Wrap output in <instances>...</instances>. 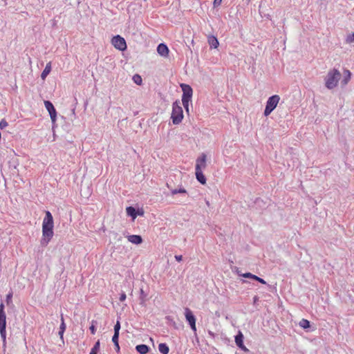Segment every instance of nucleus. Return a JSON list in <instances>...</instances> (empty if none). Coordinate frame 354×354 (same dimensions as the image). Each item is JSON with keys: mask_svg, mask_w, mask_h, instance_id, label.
Wrapping results in <instances>:
<instances>
[{"mask_svg": "<svg viewBox=\"0 0 354 354\" xmlns=\"http://www.w3.org/2000/svg\"><path fill=\"white\" fill-rule=\"evenodd\" d=\"M54 220L50 212L46 211V216H44L41 223V239L40 244L41 246L46 247L49 244L54 236Z\"/></svg>", "mask_w": 354, "mask_h": 354, "instance_id": "f257e3e1", "label": "nucleus"}, {"mask_svg": "<svg viewBox=\"0 0 354 354\" xmlns=\"http://www.w3.org/2000/svg\"><path fill=\"white\" fill-rule=\"evenodd\" d=\"M341 77V73L337 68L330 70L325 80V85L328 89H333L337 87Z\"/></svg>", "mask_w": 354, "mask_h": 354, "instance_id": "f03ea898", "label": "nucleus"}, {"mask_svg": "<svg viewBox=\"0 0 354 354\" xmlns=\"http://www.w3.org/2000/svg\"><path fill=\"white\" fill-rule=\"evenodd\" d=\"M183 110L180 106V102L176 100L172 104L171 120L174 124H178L183 121Z\"/></svg>", "mask_w": 354, "mask_h": 354, "instance_id": "7ed1b4c3", "label": "nucleus"}, {"mask_svg": "<svg viewBox=\"0 0 354 354\" xmlns=\"http://www.w3.org/2000/svg\"><path fill=\"white\" fill-rule=\"evenodd\" d=\"M280 97L278 95H273L270 96L266 103V109L264 111V115L268 117L272 112V111L276 108Z\"/></svg>", "mask_w": 354, "mask_h": 354, "instance_id": "20e7f679", "label": "nucleus"}, {"mask_svg": "<svg viewBox=\"0 0 354 354\" xmlns=\"http://www.w3.org/2000/svg\"><path fill=\"white\" fill-rule=\"evenodd\" d=\"M111 44L119 50L123 51L127 49V41L120 35L113 37L111 39Z\"/></svg>", "mask_w": 354, "mask_h": 354, "instance_id": "39448f33", "label": "nucleus"}, {"mask_svg": "<svg viewBox=\"0 0 354 354\" xmlns=\"http://www.w3.org/2000/svg\"><path fill=\"white\" fill-rule=\"evenodd\" d=\"M0 334L2 338L3 346L6 344V315L0 314Z\"/></svg>", "mask_w": 354, "mask_h": 354, "instance_id": "423d86ee", "label": "nucleus"}, {"mask_svg": "<svg viewBox=\"0 0 354 354\" xmlns=\"http://www.w3.org/2000/svg\"><path fill=\"white\" fill-rule=\"evenodd\" d=\"M185 315L186 320L189 324L192 330L196 331V319H195V317H194L192 311L189 308H185Z\"/></svg>", "mask_w": 354, "mask_h": 354, "instance_id": "0eeeda50", "label": "nucleus"}, {"mask_svg": "<svg viewBox=\"0 0 354 354\" xmlns=\"http://www.w3.org/2000/svg\"><path fill=\"white\" fill-rule=\"evenodd\" d=\"M44 106H46V109L48 111L51 120L53 122H55L57 120V111L50 101L46 100L44 102Z\"/></svg>", "mask_w": 354, "mask_h": 354, "instance_id": "6e6552de", "label": "nucleus"}, {"mask_svg": "<svg viewBox=\"0 0 354 354\" xmlns=\"http://www.w3.org/2000/svg\"><path fill=\"white\" fill-rule=\"evenodd\" d=\"M207 156L205 153H202L196 160L195 171H202L207 167Z\"/></svg>", "mask_w": 354, "mask_h": 354, "instance_id": "1a4fd4ad", "label": "nucleus"}, {"mask_svg": "<svg viewBox=\"0 0 354 354\" xmlns=\"http://www.w3.org/2000/svg\"><path fill=\"white\" fill-rule=\"evenodd\" d=\"M180 87L182 88L183 92L182 97H192L193 91L189 85L186 84H181Z\"/></svg>", "mask_w": 354, "mask_h": 354, "instance_id": "9d476101", "label": "nucleus"}, {"mask_svg": "<svg viewBox=\"0 0 354 354\" xmlns=\"http://www.w3.org/2000/svg\"><path fill=\"white\" fill-rule=\"evenodd\" d=\"M158 53L162 57H167L169 55V48L165 44L161 43L158 46Z\"/></svg>", "mask_w": 354, "mask_h": 354, "instance_id": "9b49d317", "label": "nucleus"}, {"mask_svg": "<svg viewBox=\"0 0 354 354\" xmlns=\"http://www.w3.org/2000/svg\"><path fill=\"white\" fill-rule=\"evenodd\" d=\"M128 240L131 243L136 244V245H139V244L142 243V237L140 235H136V234L129 236Z\"/></svg>", "mask_w": 354, "mask_h": 354, "instance_id": "f8f14e48", "label": "nucleus"}, {"mask_svg": "<svg viewBox=\"0 0 354 354\" xmlns=\"http://www.w3.org/2000/svg\"><path fill=\"white\" fill-rule=\"evenodd\" d=\"M196 177L198 181L202 185H205L207 183V178L203 175L202 170H195Z\"/></svg>", "mask_w": 354, "mask_h": 354, "instance_id": "ddd939ff", "label": "nucleus"}, {"mask_svg": "<svg viewBox=\"0 0 354 354\" xmlns=\"http://www.w3.org/2000/svg\"><path fill=\"white\" fill-rule=\"evenodd\" d=\"M126 213H127L129 216L132 217L133 221H134L136 218L138 214L142 215V212L140 214L137 213L136 209L131 206L126 208Z\"/></svg>", "mask_w": 354, "mask_h": 354, "instance_id": "4468645a", "label": "nucleus"}, {"mask_svg": "<svg viewBox=\"0 0 354 354\" xmlns=\"http://www.w3.org/2000/svg\"><path fill=\"white\" fill-rule=\"evenodd\" d=\"M52 69L51 63L49 62L46 65V67L44 68L41 73V77L42 80H45L46 77L49 75Z\"/></svg>", "mask_w": 354, "mask_h": 354, "instance_id": "2eb2a0df", "label": "nucleus"}, {"mask_svg": "<svg viewBox=\"0 0 354 354\" xmlns=\"http://www.w3.org/2000/svg\"><path fill=\"white\" fill-rule=\"evenodd\" d=\"M344 77L343 80L342 81V84L343 86H345L350 81L351 77V73L350 71L348 69L344 70Z\"/></svg>", "mask_w": 354, "mask_h": 354, "instance_id": "dca6fc26", "label": "nucleus"}, {"mask_svg": "<svg viewBox=\"0 0 354 354\" xmlns=\"http://www.w3.org/2000/svg\"><path fill=\"white\" fill-rule=\"evenodd\" d=\"M65 329H66V325L64 324V317L62 315L61 317V324H60V326H59V335L60 337V339L63 341L64 339V333L65 331Z\"/></svg>", "mask_w": 354, "mask_h": 354, "instance_id": "f3484780", "label": "nucleus"}, {"mask_svg": "<svg viewBox=\"0 0 354 354\" xmlns=\"http://www.w3.org/2000/svg\"><path fill=\"white\" fill-rule=\"evenodd\" d=\"M245 278H252L263 284L266 283V281L263 279L259 277L258 276H256L254 274H252L250 272H245Z\"/></svg>", "mask_w": 354, "mask_h": 354, "instance_id": "a211bd4d", "label": "nucleus"}, {"mask_svg": "<svg viewBox=\"0 0 354 354\" xmlns=\"http://www.w3.org/2000/svg\"><path fill=\"white\" fill-rule=\"evenodd\" d=\"M136 349L137 352H139L140 354H145L149 351L148 346L145 344L138 345L136 347Z\"/></svg>", "mask_w": 354, "mask_h": 354, "instance_id": "6ab92c4d", "label": "nucleus"}, {"mask_svg": "<svg viewBox=\"0 0 354 354\" xmlns=\"http://www.w3.org/2000/svg\"><path fill=\"white\" fill-rule=\"evenodd\" d=\"M208 42L210 44V46L214 48H216L218 46L219 43L217 39L214 36H211L209 37Z\"/></svg>", "mask_w": 354, "mask_h": 354, "instance_id": "aec40b11", "label": "nucleus"}, {"mask_svg": "<svg viewBox=\"0 0 354 354\" xmlns=\"http://www.w3.org/2000/svg\"><path fill=\"white\" fill-rule=\"evenodd\" d=\"M158 350L162 354H167L169 353V348L166 344H160Z\"/></svg>", "mask_w": 354, "mask_h": 354, "instance_id": "412c9836", "label": "nucleus"}, {"mask_svg": "<svg viewBox=\"0 0 354 354\" xmlns=\"http://www.w3.org/2000/svg\"><path fill=\"white\" fill-rule=\"evenodd\" d=\"M236 343L240 348H243V335L241 332H239V335L236 337Z\"/></svg>", "mask_w": 354, "mask_h": 354, "instance_id": "4be33fe9", "label": "nucleus"}, {"mask_svg": "<svg viewBox=\"0 0 354 354\" xmlns=\"http://www.w3.org/2000/svg\"><path fill=\"white\" fill-rule=\"evenodd\" d=\"M192 97H182L183 104L187 113H189V103Z\"/></svg>", "mask_w": 354, "mask_h": 354, "instance_id": "5701e85b", "label": "nucleus"}, {"mask_svg": "<svg viewBox=\"0 0 354 354\" xmlns=\"http://www.w3.org/2000/svg\"><path fill=\"white\" fill-rule=\"evenodd\" d=\"M299 325L302 327L303 328H308L310 327V323L304 319H302L300 322Z\"/></svg>", "mask_w": 354, "mask_h": 354, "instance_id": "b1692460", "label": "nucleus"}, {"mask_svg": "<svg viewBox=\"0 0 354 354\" xmlns=\"http://www.w3.org/2000/svg\"><path fill=\"white\" fill-rule=\"evenodd\" d=\"M133 80L137 85H141L142 83V77L138 74H136L133 75Z\"/></svg>", "mask_w": 354, "mask_h": 354, "instance_id": "393cba45", "label": "nucleus"}, {"mask_svg": "<svg viewBox=\"0 0 354 354\" xmlns=\"http://www.w3.org/2000/svg\"><path fill=\"white\" fill-rule=\"evenodd\" d=\"M187 191L185 188L175 189L171 191L172 195H176L177 194H186Z\"/></svg>", "mask_w": 354, "mask_h": 354, "instance_id": "a878e982", "label": "nucleus"}, {"mask_svg": "<svg viewBox=\"0 0 354 354\" xmlns=\"http://www.w3.org/2000/svg\"><path fill=\"white\" fill-rule=\"evenodd\" d=\"M100 349V342L97 340L94 344L93 347L91 349V351H94L95 352H99Z\"/></svg>", "mask_w": 354, "mask_h": 354, "instance_id": "bb28decb", "label": "nucleus"}, {"mask_svg": "<svg viewBox=\"0 0 354 354\" xmlns=\"http://www.w3.org/2000/svg\"><path fill=\"white\" fill-rule=\"evenodd\" d=\"M346 41L347 44H353L354 42V32L348 35Z\"/></svg>", "mask_w": 354, "mask_h": 354, "instance_id": "cd10ccee", "label": "nucleus"}, {"mask_svg": "<svg viewBox=\"0 0 354 354\" xmlns=\"http://www.w3.org/2000/svg\"><path fill=\"white\" fill-rule=\"evenodd\" d=\"M120 328V324L118 321L114 326V333H119Z\"/></svg>", "mask_w": 354, "mask_h": 354, "instance_id": "c85d7f7f", "label": "nucleus"}, {"mask_svg": "<svg viewBox=\"0 0 354 354\" xmlns=\"http://www.w3.org/2000/svg\"><path fill=\"white\" fill-rule=\"evenodd\" d=\"M95 323V322L94 321H93L91 323V326H90V327H89V330L93 335H94L95 333V330H96L95 326L94 325Z\"/></svg>", "mask_w": 354, "mask_h": 354, "instance_id": "c756f323", "label": "nucleus"}, {"mask_svg": "<svg viewBox=\"0 0 354 354\" xmlns=\"http://www.w3.org/2000/svg\"><path fill=\"white\" fill-rule=\"evenodd\" d=\"M119 333H114L112 337V342L113 344L118 343Z\"/></svg>", "mask_w": 354, "mask_h": 354, "instance_id": "7c9ffc66", "label": "nucleus"}, {"mask_svg": "<svg viewBox=\"0 0 354 354\" xmlns=\"http://www.w3.org/2000/svg\"><path fill=\"white\" fill-rule=\"evenodd\" d=\"M7 126H8V122L6 120H4V119L1 120V122H0V128L1 129H4Z\"/></svg>", "mask_w": 354, "mask_h": 354, "instance_id": "2f4dec72", "label": "nucleus"}, {"mask_svg": "<svg viewBox=\"0 0 354 354\" xmlns=\"http://www.w3.org/2000/svg\"><path fill=\"white\" fill-rule=\"evenodd\" d=\"M119 299H120V301H124L125 299H127V295L125 293L122 292L120 295V296L119 297Z\"/></svg>", "mask_w": 354, "mask_h": 354, "instance_id": "473e14b6", "label": "nucleus"}, {"mask_svg": "<svg viewBox=\"0 0 354 354\" xmlns=\"http://www.w3.org/2000/svg\"><path fill=\"white\" fill-rule=\"evenodd\" d=\"M222 0H214V7L216 8L221 4Z\"/></svg>", "mask_w": 354, "mask_h": 354, "instance_id": "72a5a7b5", "label": "nucleus"}, {"mask_svg": "<svg viewBox=\"0 0 354 354\" xmlns=\"http://www.w3.org/2000/svg\"><path fill=\"white\" fill-rule=\"evenodd\" d=\"M175 259L178 261V262H180L182 260H183V256L182 255H175Z\"/></svg>", "mask_w": 354, "mask_h": 354, "instance_id": "f704fd0d", "label": "nucleus"}, {"mask_svg": "<svg viewBox=\"0 0 354 354\" xmlns=\"http://www.w3.org/2000/svg\"><path fill=\"white\" fill-rule=\"evenodd\" d=\"M0 314H6L4 312V305L3 303L0 305Z\"/></svg>", "mask_w": 354, "mask_h": 354, "instance_id": "c9c22d12", "label": "nucleus"}, {"mask_svg": "<svg viewBox=\"0 0 354 354\" xmlns=\"http://www.w3.org/2000/svg\"><path fill=\"white\" fill-rule=\"evenodd\" d=\"M12 297V293H10V294H8V295H7V297H6V299H7V302H8H8H9V301L11 299Z\"/></svg>", "mask_w": 354, "mask_h": 354, "instance_id": "e433bc0d", "label": "nucleus"}, {"mask_svg": "<svg viewBox=\"0 0 354 354\" xmlns=\"http://www.w3.org/2000/svg\"><path fill=\"white\" fill-rule=\"evenodd\" d=\"M114 346H115L116 351L118 352L120 351V346H119L118 343L114 344Z\"/></svg>", "mask_w": 354, "mask_h": 354, "instance_id": "4c0bfd02", "label": "nucleus"}, {"mask_svg": "<svg viewBox=\"0 0 354 354\" xmlns=\"http://www.w3.org/2000/svg\"><path fill=\"white\" fill-rule=\"evenodd\" d=\"M98 352L97 351H93V350H91L89 354H97Z\"/></svg>", "mask_w": 354, "mask_h": 354, "instance_id": "58836bf2", "label": "nucleus"}, {"mask_svg": "<svg viewBox=\"0 0 354 354\" xmlns=\"http://www.w3.org/2000/svg\"><path fill=\"white\" fill-rule=\"evenodd\" d=\"M140 293H141L142 295L144 294V292H143V290L142 289L140 290Z\"/></svg>", "mask_w": 354, "mask_h": 354, "instance_id": "ea45409f", "label": "nucleus"}, {"mask_svg": "<svg viewBox=\"0 0 354 354\" xmlns=\"http://www.w3.org/2000/svg\"><path fill=\"white\" fill-rule=\"evenodd\" d=\"M244 351H245V352H247V351H248V350L245 347Z\"/></svg>", "mask_w": 354, "mask_h": 354, "instance_id": "a19ab883", "label": "nucleus"}, {"mask_svg": "<svg viewBox=\"0 0 354 354\" xmlns=\"http://www.w3.org/2000/svg\"><path fill=\"white\" fill-rule=\"evenodd\" d=\"M1 138V133H0V138Z\"/></svg>", "mask_w": 354, "mask_h": 354, "instance_id": "79ce46f5", "label": "nucleus"}]
</instances>
